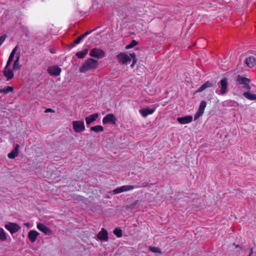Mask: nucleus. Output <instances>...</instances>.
<instances>
[{"label": "nucleus", "instance_id": "obj_1", "mask_svg": "<svg viewBox=\"0 0 256 256\" xmlns=\"http://www.w3.org/2000/svg\"><path fill=\"white\" fill-rule=\"evenodd\" d=\"M98 62L92 58H89L85 60L80 68V72L84 73L88 70L97 68Z\"/></svg>", "mask_w": 256, "mask_h": 256}, {"label": "nucleus", "instance_id": "obj_2", "mask_svg": "<svg viewBox=\"0 0 256 256\" xmlns=\"http://www.w3.org/2000/svg\"><path fill=\"white\" fill-rule=\"evenodd\" d=\"M236 81L239 84L242 86L243 89L244 90H250V80L249 78L238 75L236 78Z\"/></svg>", "mask_w": 256, "mask_h": 256}, {"label": "nucleus", "instance_id": "obj_3", "mask_svg": "<svg viewBox=\"0 0 256 256\" xmlns=\"http://www.w3.org/2000/svg\"><path fill=\"white\" fill-rule=\"evenodd\" d=\"M228 79L226 78H224L218 83V86L220 90L217 93L220 95L226 94L228 91Z\"/></svg>", "mask_w": 256, "mask_h": 256}, {"label": "nucleus", "instance_id": "obj_4", "mask_svg": "<svg viewBox=\"0 0 256 256\" xmlns=\"http://www.w3.org/2000/svg\"><path fill=\"white\" fill-rule=\"evenodd\" d=\"M73 128L75 132H80L85 130L84 122L80 120H74L72 122Z\"/></svg>", "mask_w": 256, "mask_h": 256}, {"label": "nucleus", "instance_id": "obj_5", "mask_svg": "<svg viewBox=\"0 0 256 256\" xmlns=\"http://www.w3.org/2000/svg\"><path fill=\"white\" fill-rule=\"evenodd\" d=\"M118 62L121 64H127L130 63L131 59L130 56L125 53H120L116 56Z\"/></svg>", "mask_w": 256, "mask_h": 256}, {"label": "nucleus", "instance_id": "obj_6", "mask_svg": "<svg viewBox=\"0 0 256 256\" xmlns=\"http://www.w3.org/2000/svg\"><path fill=\"white\" fill-rule=\"evenodd\" d=\"M47 71L50 76H57L60 75L62 69L58 66H52L48 68Z\"/></svg>", "mask_w": 256, "mask_h": 256}, {"label": "nucleus", "instance_id": "obj_7", "mask_svg": "<svg viewBox=\"0 0 256 256\" xmlns=\"http://www.w3.org/2000/svg\"><path fill=\"white\" fill-rule=\"evenodd\" d=\"M158 106V104H156V106L152 108H144L139 110L140 114L144 118H146L149 114H152L156 110V108Z\"/></svg>", "mask_w": 256, "mask_h": 256}, {"label": "nucleus", "instance_id": "obj_8", "mask_svg": "<svg viewBox=\"0 0 256 256\" xmlns=\"http://www.w3.org/2000/svg\"><path fill=\"white\" fill-rule=\"evenodd\" d=\"M136 188V186L130 185L121 186L114 190L113 194H117L121 193L122 192L131 190H134Z\"/></svg>", "mask_w": 256, "mask_h": 256}, {"label": "nucleus", "instance_id": "obj_9", "mask_svg": "<svg viewBox=\"0 0 256 256\" xmlns=\"http://www.w3.org/2000/svg\"><path fill=\"white\" fill-rule=\"evenodd\" d=\"M206 106V102L205 101H202L200 103L199 108H198V112L194 115V120H196L198 119L200 116H201L204 113V109Z\"/></svg>", "mask_w": 256, "mask_h": 256}, {"label": "nucleus", "instance_id": "obj_10", "mask_svg": "<svg viewBox=\"0 0 256 256\" xmlns=\"http://www.w3.org/2000/svg\"><path fill=\"white\" fill-rule=\"evenodd\" d=\"M90 56L92 57L99 59L104 56V52L100 49L94 48L90 52Z\"/></svg>", "mask_w": 256, "mask_h": 256}, {"label": "nucleus", "instance_id": "obj_11", "mask_svg": "<svg viewBox=\"0 0 256 256\" xmlns=\"http://www.w3.org/2000/svg\"><path fill=\"white\" fill-rule=\"evenodd\" d=\"M4 227L6 230L10 231L11 234L18 232L20 228V227L18 224L14 222H10L6 224Z\"/></svg>", "mask_w": 256, "mask_h": 256}, {"label": "nucleus", "instance_id": "obj_12", "mask_svg": "<svg viewBox=\"0 0 256 256\" xmlns=\"http://www.w3.org/2000/svg\"><path fill=\"white\" fill-rule=\"evenodd\" d=\"M36 227L39 230L43 232L45 235H50L52 234V230L42 223L38 224Z\"/></svg>", "mask_w": 256, "mask_h": 256}, {"label": "nucleus", "instance_id": "obj_13", "mask_svg": "<svg viewBox=\"0 0 256 256\" xmlns=\"http://www.w3.org/2000/svg\"><path fill=\"white\" fill-rule=\"evenodd\" d=\"M192 120V117L191 116H186L184 117L177 118V121L180 124H184L191 122Z\"/></svg>", "mask_w": 256, "mask_h": 256}, {"label": "nucleus", "instance_id": "obj_14", "mask_svg": "<svg viewBox=\"0 0 256 256\" xmlns=\"http://www.w3.org/2000/svg\"><path fill=\"white\" fill-rule=\"evenodd\" d=\"M10 66L6 64L4 70V74L7 78V80H10L14 76V72L12 70L8 67Z\"/></svg>", "mask_w": 256, "mask_h": 256}, {"label": "nucleus", "instance_id": "obj_15", "mask_svg": "<svg viewBox=\"0 0 256 256\" xmlns=\"http://www.w3.org/2000/svg\"><path fill=\"white\" fill-rule=\"evenodd\" d=\"M245 62L249 68H252L256 65V58L254 56H250L245 60Z\"/></svg>", "mask_w": 256, "mask_h": 256}, {"label": "nucleus", "instance_id": "obj_16", "mask_svg": "<svg viewBox=\"0 0 256 256\" xmlns=\"http://www.w3.org/2000/svg\"><path fill=\"white\" fill-rule=\"evenodd\" d=\"M39 233L35 230H31L28 234V238L32 242H34L36 240Z\"/></svg>", "mask_w": 256, "mask_h": 256}, {"label": "nucleus", "instance_id": "obj_17", "mask_svg": "<svg viewBox=\"0 0 256 256\" xmlns=\"http://www.w3.org/2000/svg\"><path fill=\"white\" fill-rule=\"evenodd\" d=\"M97 237L100 240L107 241L108 240V232L104 228H102V230L98 234Z\"/></svg>", "mask_w": 256, "mask_h": 256}, {"label": "nucleus", "instance_id": "obj_18", "mask_svg": "<svg viewBox=\"0 0 256 256\" xmlns=\"http://www.w3.org/2000/svg\"><path fill=\"white\" fill-rule=\"evenodd\" d=\"M247 90L243 93V96L248 100H256V94L252 93L250 90Z\"/></svg>", "mask_w": 256, "mask_h": 256}, {"label": "nucleus", "instance_id": "obj_19", "mask_svg": "<svg viewBox=\"0 0 256 256\" xmlns=\"http://www.w3.org/2000/svg\"><path fill=\"white\" fill-rule=\"evenodd\" d=\"M98 116L97 113L90 115L85 118L86 124L87 125L90 124L92 122L96 120Z\"/></svg>", "mask_w": 256, "mask_h": 256}, {"label": "nucleus", "instance_id": "obj_20", "mask_svg": "<svg viewBox=\"0 0 256 256\" xmlns=\"http://www.w3.org/2000/svg\"><path fill=\"white\" fill-rule=\"evenodd\" d=\"M96 29H94V30H90V31H88V32H86L84 34H83L81 35L76 40L73 44H72V46H74L76 44H78L80 41L84 38H85L86 36H87L89 34H90L91 32H92L94 30Z\"/></svg>", "mask_w": 256, "mask_h": 256}, {"label": "nucleus", "instance_id": "obj_21", "mask_svg": "<svg viewBox=\"0 0 256 256\" xmlns=\"http://www.w3.org/2000/svg\"><path fill=\"white\" fill-rule=\"evenodd\" d=\"M223 105L225 106L237 107L238 106V102L234 100H228L224 102Z\"/></svg>", "mask_w": 256, "mask_h": 256}, {"label": "nucleus", "instance_id": "obj_22", "mask_svg": "<svg viewBox=\"0 0 256 256\" xmlns=\"http://www.w3.org/2000/svg\"><path fill=\"white\" fill-rule=\"evenodd\" d=\"M20 58V54L18 53L16 56V60L14 62L13 64V70H18L20 68V65L19 62Z\"/></svg>", "mask_w": 256, "mask_h": 256}, {"label": "nucleus", "instance_id": "obj_23", "mask_svg": "<svg viewBox=\"0 0 256 256\" xmlns=\"http://www.w3.org/2000/svg\"><path fill=\"white\" fill-rule=\"evenodd\" d=\"M90 130L94 132H103L104 128L102 126L98 125L94 126L91 127Z\"/></svg>", "mask_w": 256, "mask_h": 256}, {"label": "nucleus", "instance_id": "obj_24", "mask_svg": "<svg viewBox=\"0 0 256 256\" xmlns=\"http://www.w3.org/2000/svg\"><path fill=\"white\" fill-rule=\"evenodd\" d=\"M138 44V42L136 40H132V42H130V44H128L127 46H126L125 48L126 50L130 49L132 48H133L134 46H136Z\"/></svg>", "mask_w": 256, "mask_h": 256}, {"label": "nucleus", "instance_id": "obj_25", "mask_svg": "<svg viewBox=\"0 0 256 256\" xmlns=\"http://www.w3.org/2000/svg\"><path fill=\"white\" fill-rule=\"evenodd\" d=\"M88 54V50H85L84 51L78 52L76 54V56L79 58H82Z\"/></svg>", "mask_w": 256, "mask_h": 256}, {"label": "nucleus", "instance_id": "obj_26", "mask_svg": "<svg viewBox=\"0 0 256 256\" xmlns=\"http://www.w3.org/2000/svg\"><path fill=\"white\" fill-rule=\"evenodd\" d=\"M104 124H106L109 122H112V114H109L106 116H105L102 120Z\"/></svg>", "mask_w": 256, "mask_h": 256}, {"label": "nucleus", "instance_id": "obj_27", "mask_svg": "<svg viewBox=\"0 0 256 256\" xmlns=\"http://www.w3.org/2000/svg\"><path fill=\"white\" fill-rule=\"evenodd\" d=\"M113 234L117 236L118 238H120L122 236V230L119 228H116L113 230Z\"/></svg>", "mask_w": 256, "mask_h": 256}, {"label": "nucleus", "instance_id": "obj_28", "mask_svg": "<svg viewBox=\"0 0 256 256\" xmlns=\"http://www.w3.org/2000/svg\"><path fill=\"white\" fill-rule=\"evenodd\" d=\"M18 152L16 150H13L12 152L8 154V157L10 158H14L18 155Z\"/></svg>", "mask_w": 256, "mask_h": 256}, {"label": "nucleus", "instance_id": "obj_29", "mask_svg": "<svg viewBox=\"0 0 256 256\" xmlns=\"http://www.w3.org/2000/svg\"><path fill=\"white\" fill-rule=\"evenodd\" d=\"M6 239V236L4 232V230L2 228H0V240L4 241Z\"/></svg>", "mask_w": 256, "mask_h": 256}, {"label": "nucleus", "instance_id": "obj_30", "mask_svg": "<svg viewBox=\"0 0 256 256\" xmlns=\"http://www.w3.org/2000/svg\"><path fill=\"white\" fill-rule=\"evenodd\" d=\"M13 90V88L12 86H7L6 88H4L0 90V92H4V94L8 93L9 92H11Z\"/></svg>", "mask_w": 256, "mask_h": 256}, {"label": "nucleus", "instance_id": "obj_31", "mask_svg": "<svg viewBox=\"0 0 256 256\" xmlns=\"http://www.w3.org/2000/svg\"><path fill=\"white\" fill-rule=\"evenodd\" d=\"M150 251H152L153 252H156V253H160L161 252L160 249L158 248L150 246Z\"/></svg>", "mask_w": 256, "mask_h": 256}, {"label": "nucleus", "instance_id": "obj_32", "mask_svg": "<svg viewBox=\"0 0 256 256\" xmlns=\"http://www.w3.org/2000/svg\"><path fill=\"white\" fill-rule=\"evenodd\" d=\"M14 54L13 53L11 52L10 54V56L8 58V60L7 62V66H10L12 60H13V58H14Z\"/></svg>", "mask_w": 256, "mask_h": 256}, {"label": "nucleus", "instance_id": "obj_33", "mask_svg": "<svg viewBox=\"0 0 256 256\" xmlns=\"http://www.w3.org/2000/svg\"><path fill=\"white\" fill-rule=\"evenodd\" d=\"M203 85L206 88H210L212 86V83L208 81L206 82H204Z\"/></svg>", "mask_w": 256, "mask_h": 256}, {"label": "nucleus", "instance_id": "obj_34", "mask_svg": "<svg viewBox=\"0 0 256 256\" xmlns=\"http://www.w3.org/2000/svg\"><path fill=\"white\" fill-rule=\"evenodd\" d=\"M6 34H4L0 37V46L6 40Z\"/></svg>", "mask_w": 256, "mask_h": 256}, {"label": "nucleus", "instance_id": "obj_35", "mask_svg": "<svg viewBox=\"0 0 256 256\" xmlns=\"http://www.w3.org/2000/svg\"><path fill=\"white\" fill-rule=\"evenodd\" d=\"M206 89V88L204 86L203 84L198 88L197 90V92H202L204 90Z\"/></svg>", "mask_w": 256, "mask_h": 256}, {"label": "nucleus", "instance_id": "obj_36", "mask_svg": "<svg viewBox=\"0 0 256 256\" xmlns=\"http://www.w3.org/2000/svg\"><path fill=\"white\" fill-rule=\"evenodd\" d=\"M206 89V88L204 86L203 84L198 88L197 90V92H202L204 90Z\"/></svg>", "mask_w": 256, "mask_h": 256}, {"label": "nucleus", "instance_id": "obj_37", "mask_svg": "<svg viewBox=\"0 0 256 256\" xmlns=\"http://www.w3.org/2000/svg\"><path fill=\"white\" fill-rule=\"evenodd\" d=\"M130 56L132 58V60H136V54L135 53H134V52L130 53Z\"/></svg>", "mask_w": 256, "mask_h": 256}, {"label": "nucleus", "instance_id": "obj_38", "mask_svg": "<svg viewBox=\"0 0 256 256\" xmlns=\"http://www.w3.org/2000/svg\"><path fill=\"white\" fill-rule=\"evenodd\" d=\"M18 46H16L14 49L13 50H12V52L14 54H16V52L18 50Z\"/></svg>", "mask_w": 256, "mask_h": 256}, {"label": "nucleus", "instance_id": "obj_39", "mask_svg": "<svg viewBox=\"0 0 256 256\" xmlns=\"http://www.w3.org/2000/svg\"><path fill=\"white\" fill-rule=\"evenodd\" d=\"M45 112H54V111L52 109L49 108L46 110Z\"/></svg>", "mask_w": 256, "mask_h": 256}, {"label": "nucleus", "instance_id": "obj_40", "mask_svg": "<svg viewBox=\"0 0 256 256\" xmlns=\"http://www.w3.org/2000/svg\"><path fill=\"white\" fill-rule=\"evenodd\" d=\"M136 62H137V60H132V64H131V65H130V67H131L132 68H133L134 67V66L135 64H136Z\"/></svg>", "mask_w": 256, "mask_h": 256}, {"label": "nucleus", "instance_id": "obj_41", "mask_svg": "<svg viewBox=\"0 0 256 256\" xmlns=\"http://www.w3.org/2000/svg\"><path fill=\"white\" fill-rule=\"evenodd\" d=\"M19 147H20V146L18 144H16L15 148L14 150H16V152H18Z\"/></svg>", "mask_w": 256, "mask_h": 256}, {"label": "nucleus", "instance_id": "obj_42", "mask_svg": "<svg viewBox=\"0 0 256 256\" xmlns=\"http://www.w3.org/2000/svg\"><path fill=\"white\" fill-rule=\"evenodd\" d=\"M24 225L28 227V228H30V224L29 222L24 223Z\"/></svg>", "mask_w": 256, "mask_h": 256}, {"label": "nucleus", "instance_id": "obj_43", "mask_svg": "<svg viewBox=\"0 0 256 256\" xmlns=\"http://www.w3.org/2000/svg\"><path fill=\"white\" fill-rule=\"evenodd\" d=\"M250 252L249 254H250V256H252V252H253V248H251L250 250Z\"/></svg>", "mask_w": 256, "mask_h": 256}, {"label": "nucleus", "instance_id": "obj_44", "mask_svg": "<svg viewBox=\"0 0 256 256\" xmlns=\"http://www.w3.org/2000/svg\"><path fill=\"white\" fill-rule=\"evenodd\" d=\"M116 120V118H114V116L113 115V120H112V122H113V124H115V122Z\"/></svg>", "mask_w": 256, "mask_h": 256}, {"label": "nucleus", "instance_id": "obj_45", "mask_svg": "<svg viewBox=\"0 0 256 256\" xmlns=\"http://www.w3.org/2000/svg\"><path fill=\"white\" fill-rule=\"evenodd\" d=\"M50 52L52 53H54V50H50Z\"/></svg>", "mask_w": 256, "mask_h": 256}, {"label": "nucleus", "instance_id": "obj_46", "mask_svg": "<svg viewBox=\"0 0 256 256\" xmlns=\"http://www.w3.org/2000/svg\"><path fill=\"white\" fill-rule=\"evenodd\" d=\"M236 246V248H238V247H240V246L238 244Z\"/></svg>", "mask_w": 256, "mask_h": 256}, {"label": "nucleus", "instance_id": "obj_47", "mask_svg": "<svg viewBox=\"0 0 256 256\" xmlns=\"http://www.w3.org/2000/svg\"><path fill=\"white\" fill-rule=\"evenodd\" d=\"M248 256H250V254H248Z\"/></svg>", "mask_w": 256, "mask_h": 256}]
</instances>
